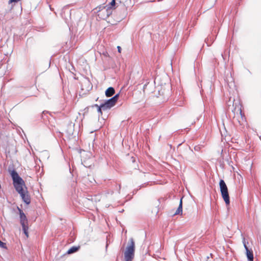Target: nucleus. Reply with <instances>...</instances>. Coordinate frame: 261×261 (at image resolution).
I'll return each mask as SVG.
<instances>
[{"label":"nucleus","instance_id":"nucleus-1","mask_svg":"<svg viewBox=\"0 0 261 261\" xmlns=\"http://www.w3.org/2000/svg\"><path fill=\"white\" fill-rule=\"evenodd\" d=\"M14 188L16 191L19 194L24 203L27 205L30 204L31 202V196L29 193L25 184L24 183Z\"/></svg>","mask_w":261,"mask_h":261},{"label":"nucleus","instance_id":"nucleus-2","mask_svg":"<svg viewBox=\"0 0 261 261\" xmlns=\"http://www.w3.org/2000/svg\"><path fill=\"white\" fill-rule=\"evenodd\" d=\"M8 171L12 178L14 188L25 183L24 180L19 176L15 169L14 164L9 165Z\"/></svg>","mask_w":261,"mask_h":261},{"label":"nucleus","instance_id":"nucleus-3","mask_svg":"<svg viewBox=\"0 0 261 261\" xmlns=\"http://www.w3.org/2000/svg\"><path fill=\"white\" fill-rule=\"evenodd\" d=\"M135 242L133 238L129 240L128 244L124 252L125 261H131L134 256Z\"/></svg>","mask_w":261,"mask_h":261},{"label":"nucleus","instance_id":"nucleus-4","mask_svg":"<svg viewBox=\"0 0 261 261\" xmlns=\"http://www.w3.org/2000/svg\"><path fill=\"white\" fill-rule=\"evenodd\" d=\"M81 194V192L80 190L78 189L76 191V189L74 187V189L72 191L71 199L73 206L76 208V211H80L81 209L80 199Z\"/></svg>","mask_w":261,"mask_h":261},{"label":"nucleus","instance_id":"nucleus-5","mask_svg":"<svg viewBox=\"0 0 261 261\" xmlns=\"http://www.w3.org/2000/svg\"><path fill=\"white\" fill-rule=\"evenodd\" d=\"M219 186L222 197L225 203L228 205L230 203L229 196L227 186L223 179L220 180Z\"/></svg>","mask_w":261,"mask_h":261},{"label":"nucleus","instance_id":"nucleus-6","mask_svg":"<svg viewBox=\"0 0 261 261\" xmlns=\"http://www.w3.org/2000/svg\"><path fill=\"white\" fill-rule=\"evenodd\" d=\"M119 96V94H117L115 95L113 97L111 98L106 100L104 103H102L103 107L105 108L106 110L108 109H110L111 108L114 107L117 101L118 98Z\"/></svg>","mask_w":261,"mask_h":261},{"label":"nucleus","instance_id":"nucleus-7","mask_svg":"<svg viewBox=\"0 0 261 261\" xmlns=\"http://www.w3.org/2000/svg\"><path fill=\"white\" fill-rule=\"evenodd\" d=\"M17 209L18 211L19 219H20V223L21 225L28 224V220L27 217L23 212L22 210L19 208L18 206H17Z\"/></svg>","mask_w":261,"mask_h":261},{"label":"nucleus","instance_id":"nucleus-8","mask_svg":"<svg viewBox=\"0 0 261 261\" xmlns=\"http://www.w3.org/2000/svg\"><path fill=\"white\" fill-rule=\"evenodd\" d=\"M243 244L246 250V254L248 261H253V254L252 249H249L247 246L245 239L243 240Z\"/></svg>","mask_w":261,"mask_h":261},{"label":"nucleus","instance_id":"nucleus-9","mask_svg":"<svg viewBox=\"0 0 261 261\" xmlns=\"http://www.w3.org/2000/svg\"><path fill=\"white\" fill-rule=\"evenodd\" d=\"M81 248V246L80 245L78 246H73L71 247L65 253H64L63 256H65L66 254H71L74 253H75L80 250Z\"/></svg>","mask_w":261,"mask_h":261},{"label":"nucleus","instance_id":"nucleus-10","mask_svg":"<svg viewBox=\"0 0 261 261\" xmlns=\"http://www.w3.org/2000/svg\"><path fill=\"white\" fill-rule=\"evenodd\" d=\"M115 93L114 88L112 87H109L105 92V95L107 97H109L113 96Z\"/></svg>","mask_w":261,"mask_h":261},{"label":"nucleus","instance_id":"nucleus-11","mask_svg":"<svg viewBox=\"0 0 261 261\" xmlns=\"http://www.w3.org/2000/svg\"><path fill=\"white\" fill-rule=\"evenodd\" d=\"M22 227V231L23 233L27 237V238H28L29 235V225L28 224H25L21 225Z\"/></svg>","mask_w":261,"mask_h":261},{"label":"nucleus","instance_id":"nucleus-12","mask_svg":"<svg viewBox=\"0 0 261 261\" xmlns=\"http://www.w3.org/2000/svg\"><path fill=\"white\" fill-rule=\"evenodd\" d=\"M116 5V0H112V2L110 3L109 5L110 6H107L106 11L107 12V16H109L110 15V11H111V9L113 7H114Z\"/></svg>","mask_w":261,"mask_h":261},{"label":"nucleus","instance_id":"nucleus-13","mask_svg":"<svg viewBox=\"0 0 261 261\" xmlns=\"http://www.w3.org/2000/svg\"><path fill=\"white\" fill-rule=\"evenodd\" d=\"M182 198H181L180 200L179 206L174 215H178L180 213L182 214Z\"/></svg>","mask_w":261,"mask_h":261},{"label":"nucleus","instance_id":"nucleus-14","mask_svg":"<svg viewBox=\"0 0 261 261\" xmlns=\"http://www.w3.org/2000/svg\"><path fill=\"white\" fill-rule=\"evenodd\" d=\"M68 167V169L71 175V177H72L74 176V164H71V166L70 164H67Z\"/></svg>","mask_w":261,"mask_h":261},{"label":"nucleus","instance_id":"nucleus-15","mask_svg":"<svg viewBox=\"0 0 261 261\" xmlns=\"http://www.w3.org/2000/svg\"><path fill=\"white\" fill-rule=\"evenodd\" d=\"M94 106L96 107L97 108V112L101 115H102V110H103V111L106 110V109H105V108L103 107L102 104H101L99 106H98L97 104H95V105H94Z\"/></svg>","mask_w":261,"mask_h":261},{"label":"nucleus","instance_id":"nucleus-16","mask_svg":"<svg viewBox=\"0 0 261 261\" xmlns=\"http://www.w3.org/2000/svg\"><path fill=\"white\" fill-rule=\"evenodd\" d=\"M85 85H88V89L87 90H91L92 89V86L91 85V84L90 83V82L87 80V78H85V81H84V82H83Z\"/></svg>","mask_w":261,"mask_h":261},{"label":"nucleus","instance_id":"nucleus-17","mask_svg":"<svg viewBox=\"0 0 261 261\" xmlns=\"http://www.w3.org/2000/svg\"><path fill=\"white\" fill-rule=\"evenodd\" d=\"M203 147V145H198L194 147V149L196 151H201L202 148Z\"/></svg>","mask_w":261,"mask_h":261},{"label":"nucleus","instance_id":"nucleus-18","mask_svg":"<svg viewBox=\"0 0 261 261\" xmlns=\"http://www.w3.org/2000/svg\"><path fill=\"white\" fill-rule=\"evenodd\" d=\"M42 166H40V164H36L34 166L37 172H39L40 171V168H43V164H41Z\"/></svg>","mask_w":261,"mask_h":261},{"label":"nucleus","instance_id":"nucleus-19","mask_svg":"<svg viewBox=\"0 0 261 261\" xmlns=\"http://www.w3.org/2000/svg\"><path fill=\"white\" fill-rule=\"evenodd\" d=\"M0 247L3 249H6L7 248V245L5 243L3 242L2 241L0 240Z\"/></svg>","mask_w":261,"mask_h":261},{"label":"nucleus","instance_id":"nucleus-20","mask_svg":"<svg viewBox=\"0 0 261 261\" xmlns=\"http://www.w3.org/2000/svg\"><path fill=\"white\" fill-rule=\"evenodd\" d=\"M91 198H86V199L87 200H91V201L96 200V197L95 196H94V197L91 196Z\"/></svg>","mask_w":261,"mask_h":261},{"label":"nucleus","instance_id":"nucleus-21","mask_svg":"<svg viewBox=\"0 0 261 261\" xmlns=\"http://www.w3.org/2000/svg\"><path fill=\"white\" fill-rule=\"evenodd\" d=\"M20 0H9V2L10 3H13V2H14V3H17L19 1H20Z\"/></svg>","mask_w":261,"mask_h":261},{"label":"nucleus","instance_id":"nucleus-22","mask_svg":"<svg viewBox=\"0 0 261 261\" xmlns=\"http://www.w3.org/2000/svg\"><path fill=\"white\" fill-rule=\"evenodd\" d=\"M117 48H118V51H119V53H120V51H121V47H120V46H117Z\"/></svg>","mask_w":261,"mask_h":261},{"label":"nucleus","instance_id":"nucleus-23","mask_svg":"<svg viewBox=\"0 0 261 261\" xmlns=\"http://www.w3.org/2000/svg\"><path fill=\"white\" fill-rule=\"evenodd\" d=\"M159 93L160 95H164V93L163 92H162V93H161V91L160 90H159Z\"/></svg>","mask_w":261,"mask_h":261},{"label":"nucleus","instance_id":"nucleus-24","mask_svg":"<svg viewBox=\"0 0 261 261\" xmlns=\"http://www.w3.org/2000/svg\"><path fill=\"white\" fill-rule=\"evenodd\" d=\"M132 159H133V161H132V162H135V158H134V157H132Z\"/></svg>","mask_w":261,"mask_h":261},{"label":"nucleus","instance_id":"nucleus-25","mask_svg":"<svg viewBox=\"0 0 261 261\" xmlns=\"http://www.w3.org/2000/svg\"><path fill=\"white\" fill-rule=\"evenodd\" d=\"M43 169H42L41 172L40 173V175H41L43 174Z\"/></svg>","mask_w":261,"mask_h":261},{"label":"nucleus","instance_id":"nucleus-26","mask_svg":"<svg viewBox=\"0 0 261 261\" xmlns=\"http://www.w3.org/2000/svg\"><path fill=\"white\" fill-rule=\"evenodd\" d=\"M91 179H92V180L95 181V180H94V178H93L92 177H91Z\"/></svg>","mask_w":261,"mask_h":261},{"label":"nucleus","instance_id":"nucleus-27","mask_svg":"<svg viewBox=\"0 0 261 261\" xmlns=\"http://www.w3.org/2000/svg\"><path fill=\"white\" fill-rule=\"evenodd\" d=\"M240 114H241V115H242V111L241 109H240Z\"/></svg>","mask_w":261,"mask_h":261},{"label":"nucleus","instance_id":"nucleus-28","mask_svg":"<svg viewBox=\"0 0 261 261\" xmlns=\"http://www.w3.org/2000/svg\"><path fill=\"white\" fill-rule=\"evenodd\" d=\"M221 56H222V57H223V54H222V53H221Z\"/></svg>","mask_w":261,"mask_h":261},{"label":"nucleus","instance_id":"nucleus-29","mask_svg":"<svg viewBox=\"0 0 261 261\" xmlns=\"http://www.w3.org/2000/svg\"><path fill=\"white\" fill-rule=\"evenodd\" d=\"M146 84H145V85H144V88H145V87H146Z\"/></svg>","mask_w":261,"mask_h":261},{"label":"nucleus","instance_id":"nucleus-30","mask_svg":"<svg viewBox=\"0 0 261 261\" xmlns=\"http://www.w3.org/2000/svg\"><path fill=\"white\" fill-rule=\"evenodd\" d=\"M71 187H74L73 184L71 185Z\"/></svg>","mask_w":261,"mask_h":261}]
</instances>
